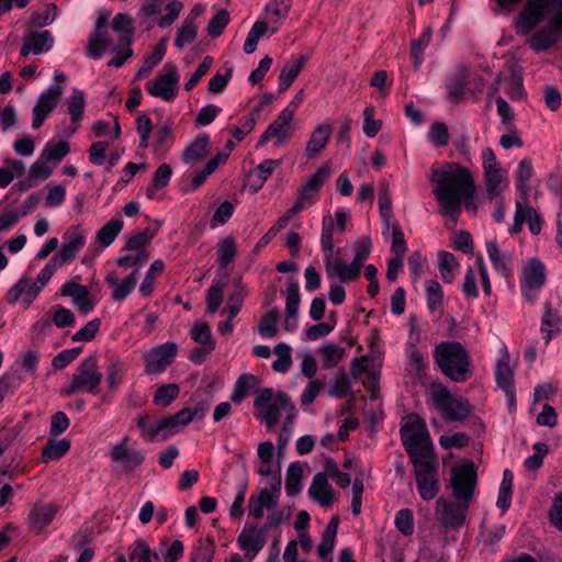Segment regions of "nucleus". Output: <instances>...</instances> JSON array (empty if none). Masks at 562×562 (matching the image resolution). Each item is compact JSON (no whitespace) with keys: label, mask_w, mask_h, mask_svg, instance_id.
<instances>
[{"label":"nucleus","mask_w":562,"mask_h":562,"mask_svg":"<svg viewBox=\"0 0 562 562\" xmlns=\"http://www.w3.org/2000/svg\"><path fill=\"white\" fill-rule=\"evenodd\" d=\"M427 293V306L430 311H436L442 303L443 292L439 282L428 280L425 283Z\"/></svg>","instance_id":"61"},{"label":"nucleus","mask_w":562,"mask_h":562,"mask_svg":"<svg viewBox=\"0 0 562 562\" xmlns=\"http://www.w3.org/2000/svg\"><path fill=\"white\" fill-rule=\"evenodd\" d=\"M273 351L278 356V359L272 362V369L280 373L286 372L292 364L291 347L284 342H280L274 347Z\"/></svg>","instance_id":"49"},{"label":"nucleus","mask_w":562,"mask_h":562,"mask_svg":"<svg viewBox=\"0 0 562 562\" xmlns=\"http://www.w3.org/2000/svg\"><path fill=\"white\" fill-rule=\"evenodd\" d=\"M439 272L445 282H452L453 270L458 267L456 257L451 252L441 251L438 255Z\"/></svg>","instance_id":"54"},{"label":"nucleus","mask_w":562,"mask_h":562,"mask_svg":"<svg viewBox=\"0 0 562 562\" xmlns=\"http://www.w3.org/2000/svg\"><path fill=\"white\" fill-rule=\"evenodd\" d=\"M505 92L512 100H520L525 95L522 75L514 67L509 68V75H503Z\"/></svg>","instance_id":"34"},{"label":"nucleus","mask_w":562,"mask_h":562,"mask_svg":"<svg viewBox=\"0 0 562 562\" xmlns=\"http://www.w3.org/2000/svg\"><path fill=\"white\" fill-rule=\"evenodd\" d=\"M178 85L177 67L172 64H166L162 71L154 80L147 82L146 89L153 97L160 98L164 101H172L177 97Z\"/></svg>","instance_id":"10"},{"label":"nucleus","mask_w":562,"mask_h":562,"mask_svg":"<svg viewBox=\"0 0 562 562\" xmlns=\"http://www.w3.org/2000/svg\"><path fill=\"white\" fill-rule=\"evenodd\" d=\"M303 479V469L299 462L289 465L285 476V491L289 496L300 493Z\"/></svg>","instance_id":"44"},{"label":"nucleus","mask_w":562,"mask_h":562,"mask_svg":"<svg viewBox=\"0 0 562 562\" xmlns=\"http://www.w3.org/2000/svg\"><path fill=\"white\" fill-rule=\"evenodd\" d=\"M110 43L111 38L106 31H94L88 40V55L92 58H100Z\"/></svg>","instance_id":"39"},{"label":"nucleus","mask_w":562,"mask_h":562,"mask_svg":"<svg viewBox=\"0 0 562 562\" xmlns=\"http://www.w3.org/2000/svg\"><path fill=\"white\" fill-rule=\"evenodd\" d=\"M49 314L52 315V322L58 328H65L75 324L74 313L60 305H55L50 308Z\"/></svg>","instance_id":"60"},{"label":"nucleus","mask_w":562,"mask_h":562,"mask_svg":"<svg viewBox=\"0 0 562 562\" xmlns=\"http://www.w3.org/2000/svg\"><path fill=\"white\" fill-rule=\"evenodd\" d=\"M198 25L193 22V18H187L177 31L175 45L182 49L196 38Z\"/></svg>","instance_id":"40"},{"label":"nucleus","mask_w":562,"mask_h":562,"mask_svg":"<svg viewBox=\"0 0 562 562\" xmlns=\"http://www.w3.org/2000/svg\"><path fill=\"white\" fill-rule=\"evenodd\" d=\"M61 295L71 296L75 306L83 314L91 312L94 308V303L89 296V291L86 285L76 282H66L60 290Z\"/></svg>","instance_id":"24"},{"label":"nucleus","mask_w":562,"mask_h":562,"mask_svg":"<svg viewBox=\"0 0 562 562\" xmlns=\"http://www.w3.org/2000/svg\"><path fill=\"white\" fill-rule=\"evenodd\" d=\"M268 31V23L263 21H257L250 29L246 42L244 44V52L246 54H252L256 48L259 38Z\"/></svg>","instance_id":"56"},{"label":"nucleus","mask_w":562,"mask_h":562,"mask_svg":"<svg viewBox=\"0 0 562 562\" xmlns=\"http://www.w3.org/2000/svg\"><path fill=\"white\" fill-rule=\"evenodd\" d=\"M411 462L414 465L416 485L420 497L424 501L434 499L439 492L436 454L411 458Z\"/></svg>","instance_id":"8"},{"label":"nucleus","mask_w":562,"mask_h":562,"mask_svg":"<svg viewBox=\"0 0 562 562\" xmlns=\"http://www.w3.org/2000/svg\"><path fill=\"white\" fill-rule=\"evenodd\" d=\"M331 133L333 126L328 123H322L314 128L305 148L307 159L316 157L326 147Z\"/></svg>","instance_id":"28"},{"label":"nucleus","mask_w":562,"mask_h":562,"mask_svg":"<svg viewBox=\"0 0 562 562\" xmlns=\"http://www.w3.org/2000/svg\"><path fill=\"white\" fill-rule=\"evenodd\" d=\"M524 223L528 224L531 234L538 235L541 232L542 218L539 213L530 204L517 201L514 223L508 229L509 234H519L522 229Z\"/></svg>","instance_id":"15"},{"label":"nucleus","mask_w":562,"mask_h":562,"mask_svg":"<svg viewBox=\"0 0 562 562\" xmlns=\"http://www.w3.org/2000/svg\"><path fill=\"white\" fill-rule=\"evenodd\" d=\"M470 78V68L461 64L458 66L457 71L447 83L448 95L447 99L452 104H459L464 99L465 83Z\"/></svg>","instance_id":"23"},{"label":"nucleus","mask_w":562,"mask_h":562,"mask_svg":"<svg viewBox=\"0 0 562 562\" xmlns=\"http://www.w3.org/2000/svg\"><path fill=\"white\" fill-rule=\"evenodd\" d=\"M178 347L175 342H165L151 348L143 358L145 361V372L147 374H159L169 367L176 356Z\"/></svg>","instance_id":"11"},{"label":"nucleus","mask_w":562,"mask_h":562,"mask_svg":"<svg viewBox=\"0 0 562 562\" xmlns=\"http://www.w3.org/2000/svg\"><path fill=\"white\" fill-rule=\"evenodd\" d=\"M218 262L222 268L229 265L236 257V243L231 236L225 237L218 244Z\"/></svg>","instance_id":"57"},{"label":"nucleus","mask_w":562,"mask_h":562,"mask_svg":"<svg viewBox=\"0 0 562 562\" xmlns=\"http://www.w3.org/2000/svg\"><path fill=\"white\" fill-rule=\"evenodd\" d=\"M191 338L203 346L214 345L215 342L212 339L211 328L206 323L195 322L190 330Z\"/></svg>","instance_id":"64"},{"label":"nucleus","mask_w":562,"mask_h":562,"mask_svg":"<svg viewBox=\"0 0 562 562\" xmlns=\"http://www.w3.org/2000/svg\"><path fill=\"white\" fill-rule=\"evenodd\" d=\"M487 254L494 268L499 271L503 277L509 278L512 276L510 258L501 252L495 241L487 244Z\"/></svg>","instance_id":"37"},{"label":"nucleus","mask_w":562,"mask_h":562,"mask_svg":"<svg viewBox=\"0 0 562 562\" xmlns=\"http://www.w3.org/2000/svg\"><path fill=\"white\" fill-rule=\"evenodd\" d=\"M560 323L561 317L552 311L550 303H547L541 321V331L544 334L546 344L551 341L554 331H559Z\"/></svg>","instance_id":"47"},{"label":"nucleus","mask_w":562,"mask_h":562,"mask_svg":"<svg viewBox=\"0 0 562 562\" xmlns=\"http://www.w3.org/2000/svg\"><path fill=\"white\" fill-rule=\"evenodd\" d=\"M546 13L550 14L549 25L529 38V45L536 52L548 49L562 35V0H528L517 23L518 32L527 34L542 21Z\"/></svg>","instance_id":"3"},{"label":"nucleus","mask_w":562,"mask_h":562,"mask_svg":"<svg viewBox=\"0 0 562 562\" xmlns=\"http://www.w3.org/2000/svg\"><path fill=\"white\" fill-rule=\"evenodd\" d=\"M484 181H485L486 193L491 200L501 195V193H502L501 184L504 181V175L501 169L495 170V171L485 172Z\"/></svg>","instance_id":"59"},{"label":"nucleus","mask_w":562,"mask_h":562,"mask_svg":"<svg viewBox=\"0 0 562 562\" xmlns=\"http://www.w3.org/2000/svg\"><path fill=\"white\" fill-rule=\"evenodd\" d=\"M281 479L277 477L276 482L270 483V487L262 488L258 495H255L256 501L267 510L271 512L278 504L281 493Z\"/></svg>","instance_id":"35"},{"label":"nucleus","mask_w":562,"mask_h":562,"mask_svg":"<svg viewBox=\"0 0 562 562\" xmlns=\"http://www.w3.org/2000/svg\"><path fill=\"white\" fill-rule=\"evenodd\" d=\"M64 239L65 241L60 250L52 258L58 267L74 260L77 252L83 248L86 244L85 235L82 234L79 225L71 226L70 229L65 233Z\"/></svg>","instance_id":"16"},{"label":"nucleus","mask_w":562,"mask_h":562,"mask_svg":"<svg viewBox=\"0 0 562 562\" xmlns=\"http://www.w3.org/2000/svg\"><path fill=\"white\" fill-rule=\"evenodd\" d=\"M164 261L158 259L155 260L148 271L146 272V276L139 286V292L143 296H149L153 293L154 285H155V277L162 272L164 270Z\"/></svg>","instance_id":"52"},{"label":"nucleus","mask_w":562,"mask_h":562,"mask_svg":"<svg viewBox=\"0 0 562 562\" xmlns=\"http://www.w3.org/2000/svg\"><path fill=\"white\" fill-rule=\"evenodd\" d=\"M401 438L409 459L435 453L426 424L417 414H409L404 418Z\"/></svg>","instance_id":"6"},{"label":"nucleus","mask_w":562,"mask_h":562,"mask_svg":"<svg viewBox=\"0 0 562 562\" xmlns=\"http://www.w3.org/2000/svg\"><path fill=\"white\" fill-rule=\"evenodd\" d=\"M132 37L126 34H121L117 45L114 47L115 57L108 63L110 67H121L133 55L131 48Z\"/></svg>","instance_id":"42"},{"label":"nucleus","mask_w":562,"mask_h":562,"mask_svg":"<svg viewBox=\"0 0 562 562\" xmlns=\"http://www.w3.org/2000/svg\"><path fill=\"white\" fill-rule=\"evenodd\" d=\"M254 405L259 411L261 420L270 429L277 425L282 413L286 414L289 425H293L296 416V409L290 396L284 392L274 395L269 387L257 391Z\"/></svg>","instance_id":"5"},{"label":"nucleus","mask_w":562,"mask_h":562,"mask_svg":"<svg viewBox=\"0 0 562 562\" xmlns=\"http://www.w3.org/2000/svg\"><path fill=\"white\" fill-rule=\"evenodd\" d=\"M210 146V137L206 134H201L191 142L182 153V161L191 165L203 160L207 156Z\"/></svg>","instance_id":"30"},{"label":"nucleus","mask_w":562,"mask_h":562,"mask_svg":"<svg viewBox=\"0 0 562 562\" xmlns=\"http://www.w3.org/2000/svg\"><path fill=\"white\" fill-rule=\"evenodd\" d=\"M95 356L85 358L74 372L68 386L60 390L61 396H71L78 392L97 394L102 381Z\"/></svg>","instance_id":"7"},{"label":"nucleus","mask_w":562,"mask_h":562,"mask_svg":"<svg viewBox=\"0 0 562 562\" xmlns=\"http://www.w3.org/2000/svg\"><path fill=\"white\" fill-rule=\"evenodd\" d=\"M307 58L300 56L293 61H288L283 66L279 76V91L283 92L293 83L295 78L299 76L303 67L306 65Z\"/></svg>","instance_id":"31"},{"label":"nucleus","mask_w":562,"mask_h":562,"mask_svg":"<svg viewBox=\"0 0 562 562\" xmlns=\"http://www.w3.org/2000/svg\"><path fill=\"white\" fill-rule=\"evenodd\" d=\"M53 37L49 31H30L23 37L21 55L41 54L50 49Z\"/></svg>","instance_id":"22"},{"label":"nucleus","mask_w":562,"mask_h":562,"mask_svg":"<svg viewBox=\"0 0 562 562\" xmlns=\"http://www.w3.org/2000/svg\"><path fill=\"white\" fill-rule=\"evenodd\" d=\"M154 238V233L149 229H144L130 236L125 243L124 250L139 251L145 250L144 247L148 245Z\"/></svg>","instance_id":"62"},{"label":"nucleus","mask_w":562,"mask_h":562,"mask_svg":"<svg viewBox=\"0 0 562 562\" xmlns=\"http://www.w3.org/2000/svg\"><path fill=\"white\" fill-rule=\"evenodd\" d=\"M546 282V268L539 259L528 261L522 272L521 291L524 296L533 301Z\"/></svg>","instance_id":"12"},{"label":"nucleus","mask_w":562,"mask_h":562,"mask_svg":"<svg viewBox=\"0 0 562 562\" xmlns=\"http://www.w3.org/2000/svg\"><path fill=\"white\" fill-rule=\"evenodd\" d=\"M180 393V387L176 383L164 384L159 386L154 395L156 405L167 407L175 401Z\"/></svg>","instance_id":"48"},{"label":"nucleus","mask_w":562,"mask_h":562,"mask_svg":"<svg viewBox=\"0 0 562 562\" xmlns=\"http://www.w3.org/2000/svg\"><path fill=\"white\" fill-rule=\"evenodd\" d=\"M128 442L130 438L125 436L110 450L112 461L120 464L126 474L133 473L145 460V456L140 450H132L128 448Z\"/></svg>","instance_id":"13"},{"label":"nucleus","mask_w":562,"mask_h":562,"mask_svg":"<svg viewBox=\"0 0 562 562\" xmlns=\"http://www.w3.org/2000/svg\"><path fill=\"white\" fill-rule=\"evenodd\" d=\"M319 352L323 357V366L325 368H334L342 359L345 349L335 344H327L319 348Z\"/></svg>","instance_id":"53"},{"label":"nucleus","mask_w":562,"mask_h":562,"mask_svg":"<svg viewBox=\"0 0 562 562\" xmlns=\"http://www.w3.org/2000/svg\"><path fill=\"white\" fill-rule=\"evenodd\" d=\"M430 397L436 408L446 420H464L472 413V406L467 400L454 397L440 383H432Z\"/></svg>","instance_id":"9"},{"label":"nucleus","mask_w":562,"mask_h":562,"mask_svg":"<svg viewBox=\"0 0 562 562\" xmlns=\"http://www.w3.org/2000/svg\"><path fill=\"white\" fill-rule=\"evenodd\" d=\"M123 221L121 218H112L103 225L97 233L98 241L104 246H110L123 228Z\"/></svg>","instance_id":"41"},{"label":"nucleus","mask_w":562,"mask_h":562,"mask_svg":"<svg viewBox=\"0 0 562 562\" xmlns=\"http://www.w3.org/2000/svg\"><path fill=\"white\" fill-rule=\"evenodd\" d=\"M495 380L507 397L510 409L516 408L514 368L509 363V355L506 351L504 358L496 363Z\"/></svg>","instance_id":"18"},{"label":"nucleus","mask_w":562,"mask_h":562,"mask_svg":"<svg viewBox=\"0 0 562 562\" xmlns=\"http://www.w3.org/2000/svg\"><path fill=\"white\" fill-rule=\"evenodd\" d=\"M61 95L63 88L59 85H52L48 90L40 95L37 103L33 109L48 115L56 108Z\"/></svg>","instance_id":"32"},{"label":"nucleus","mask_w":562,"mask_h":562,"mask_svg":"<svg viewBox=\"0 0 562 562\" xmlns=\"http://www.w3.org/2000/svg\"><path fill=\"white\" fill-rule=\"evenodd\" d=\"M69 144L67 142L48 143L42 153V159L45 161H60L69 154Z\"/></svg>","instance_id":"51"},{"label":"nucleus","mask_w":562,"mask_h":562,"mask_svg":"<svg viewBox=\"0 0 562 562\" xmlns=\"http://www.w3.org/2000/svg\"><path fill=\"white\" fill-rule=\"evenodd\" d=\"M192 420H194V418L191 413V407H186L172 416L158 420V427L156 428V431L164 430V440H166L168 437L189 425Z\"/></svg>","instance_id":"27"},{"label":"nucleus","mask_w":562,"mask_h":562,"mask_svg":"<svg viewBox=\"0 0 562 562\" xmlns=\"http://www.w3.org/2000/svg\"><path fill=\"white\" fill-rule=\"evenodd\" d=\"M85 98L79 89H74L70 97L67 99V111L71 116L74 123L80 121L83 115Z\"/></svg>","instance_id":"50"},{"label":"nucleus","mask_w":562,"mask_h":562,"mask_svg":"<svg viewBox=\"0 0 562 562\" xmlns=\"http://www.w3.org/2000/svg\"><path fill=\"white\" fill-rule=\"evenodd\" d=\"M70 449L69 439H49L46 446L42 450V460L44 463H48L54 460H58L64 457Z\"/></svg>","instance_id":"36"},{"label":"nucleus","mask_w":562,"mask_h":562,"mask_svg":"<svg viewBox=\"0 0 562 562\" xmlns=\"http://www.w3.org/2000/svg\"><path fill=\"white\" fill-rule=\"evenodd\" d=\"M325 271L328 278H338L341 282L353 281L359 277V272L353 268L352 262L347 265L341 258L333 257V254L325 255Z\"/></svg>","instance_id":"21"},{"label":"nucleus","mask_w":562,"mask_h":562,"mask_svg":"<svg viewBox=\"0 0 562 562\" xmlns=\"http://www.w3.org/2000/svg\"><path fill=\"white\" fill-rule=\"evenodd\" d=\"M294 117V109L286 106L279 116L268 126L266 132L258 140V146H262L268 139L276 138L278 143L288 139L292 134L291 122Z\"/></svg>","instance_id":"17"},{"label":"nucleus","mask_w":562,"mask_h":562,"mask_svg":"<svg viewBox=\"0 0 562 562\" xmlns=\"http://www.w3.org/2000/svg\"><path fill=\"white\" fill-rule=\"evenodd\" d=\"M331 168L328 162L323 164L314 175L307 178L300 189L301 199H313L319 192L325 181L329 178Z\"/></svg>","instance_id":"29"},{"label":"nucleus","mask_w":562,"mask_h":562,"mask_svg":"<svg viewBox=\"0 0 562 562\" xmlns=\"http://www.w3.org/2000/svg\"><path fill=\"white\" fill-rule=\"evenodd\" d=\"M285 295V319L284 329L286 331H293L297 326V314L301 302L300 286L294 280H291L288 284Z\"/></svg>","instance_id":"20"},{"label":"nucleus","mask_w":562,"mask_h":562,"mask_svg":"<svg viewBox=\"0 0 562 562\" xmlns=\"http://www.w3.org/2000/svg\"><path fill=\"white\" fill-rule=\"evenodd\" d=\"M229 13L221 9L209 22L206 32L212 37H218L229 22Z\"/></svg>","instance_id":"63"},{"label":"nucleus","mask_w":562,"mask_h":562,"mask_svg":"<svg viewBox=\"0 0 562 562\" xmlns=\"http://www.w3.org/2000/svg\"><path fill=\"white\" fill-rule=\"evenodd\" d=\"M40 292L41 285L37 282H31L29 279L22 278L9 289L7 301L14 304L24 295V303L30 306Z\"/></svg>","instance_id":"26"},{"label":"nucleus","mask_w":562,"mask_h":562,"mask_svg":"<svg viewBox=\"0 0 562 562\" xmlns=\"http://www.w3.org/2000/svg\"><path fill=\"white\" fill-rule=\"evenodd\" d=\"M310 497L322 507L328 508L333 505L335 496L328 480L321 473H316L308 488Z\"/></svg>","instance_id":"25"},{"label":"nucleus","mask_w":562,"mask_h":562,"mask_svg":"<svg viewBox=\"0 0 562 562\" xmlns=\"http://www.w3.org/2000/svg\"><path fill=\"white\" fill-rule=\"evenodd\" d=\"M431 34V27H427L419 38L413 40L411 43V57L415 69H418L423 63L424 50L430 42Z\"/></svg>","instance_id":"45"},{"label":"nucleus","mask_w":562,"mask_h":562,"mask_svg":"<svg viewBox=\"0 0 562 562\" xmlns=\"http://www.w3.org/2000/svg\"><path fill=\"white\" fill-rule=\"evenodd\" d=\"M533 167L530 159H522L518 164L517 169V188L519 191L527 195L529 191V181L532 177Z\"/></svg>","instance_id":"58"},{"label":"nucleus","mask_w":562,"mask_h":562,"mask_svg":"<svg viewBox=\"0 0 562 562\" xmlns=\"http://www.w3.org/2000/svg\"><path fill=\"white\" fill-rule=\"evenodd\" d=\"M166 53L165 47V41L162 40L151 52L150 55H148L143 63V66L139 68V70L136 74V79H140L144 77H147L150 71L154 69L155 66H157L164 58Z\"/></svg>","instance_id":"46"},{"label":"nucleus","mask_w":562,"mask_h":562,"mask_svg":"<svg viewBox=\"0 0 562 562\" xmlns=\"http://www.w3.org/2000/svg\"><path fill=\"white\" fill-rule=\"evenodd\" d=\"M449 486L457 502L440 497L436 502V519L446 530H459L465 521L476 486V470L472 461L451 468Z\"/></svg>","instance_id":"2"},{"label":"nucleus","mask_w":562,"mask_h":562,"mask_svg":"<svg viewBox=\"0 0 562 562\" xmlns=\"http://www.w3.org/2000/svg\"><path fill=\"white\" fill-rule=\"evenodd\" d=\"M267 536L254 524H246L237 537L238 547L245 552V559L251 562L252 559L265 547Z\"/></svg>","instance_id":"14"},{"label":"nucleus","mask_w":562,"mask_h":562,"mask_svg":"<svg viewBox=\"0 0 562 562\" xmlns=\"http://www.w3.org/2000/svg\"><path fill=\"white\" fill-rule=\"evenodd\" d=\"M434 359L441 372L454 382L469 379L471 359L459 341H442L435 347Z\"/></svg>","instance_id":"4"},{"label":"nucleus","mask_w":562,"mask_h":562,"mask_svg":"<svg viewBox=\"0 0 562 562\" xmlns=\"http://www.w3.org/2000/svg\"><path fill=\"white\" fill-rule=\"evenodd\" d=\"M153 559L158 561L159 558L156 553L151 552L145 541L137 540L132 547L130 562H153Z\"/></svg>","instance_id":"55"},{"label":"nucleus","mask_w":562,"mask_h":562,"mask_svg":"<svg viewBox=\"0 0 562 562\" xmlns=\"http://www.w3.org/2000/svg\"><path fill=\"white\" fill-rule=\"evenodd\" d=\"M432 193L439 204V213L456 224L462 204L471 209L475 194V182L472 173L457 162H443L430 169Z\"/></svg>","instance_id":"1"},{"label":"nucleus","mask_w":562,"mask_h":562,"mask_svg":"<svg viewBox=\"0 0 562 562\" xmlns=\"http://www.w3.org/2000/svg\"><path fill=\"white\" fill-rule=\"evenodd\" d=\"M57 507L52 503H36L29 513V530L32 533H41L55 518Z\"/></svg>","instance_id":"19"},{"label":"nucleus","mask_w":562,"mask_h":562,"mask_svg":"<svg viewBox=\"0 0 562 562\" xmlns=\"http://www.w3.org/2000/svg\"><path fill=\"white\" fill-rule=\"evenodd\" d=\"M280 311L278 307L271 308L268 313H266L258 325V333L268 338H273L278 334V322H279Z\"/></svg>","instance_id":"43"},{"label":"nucleus","mask_w":562,"mask_h":562,"mask_svg":"<svg viewBox=\"0 0 562 562\" xmlns=\"http://www.w3.org/2000/svg\"><path fill=\"white\" fill-rule=\"evenodd\" d=\"M258 384L259 379L256 375L248 373L241 374L235 383L231 401L236 404L241 403Z\"/></svg>","instance_id":"33"},{"label":"nucleus","mask_w":562,"mask_h":562,"mask_svg":"<svg viewBox=\"0 0 562 562\" xmlns=\"http://www.w3.org/2000/svg\"><path fill=\"white\" fill-rule=\"evenodd\" d=\"M226 280H214L206 293V312L215 313L222 305Z\"/></svg>","instance_id":"38"}]
</instances>
